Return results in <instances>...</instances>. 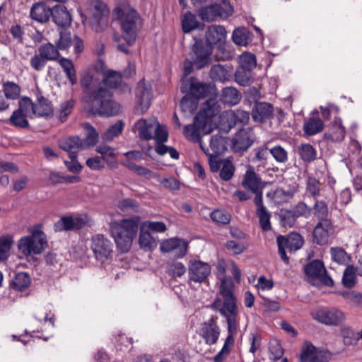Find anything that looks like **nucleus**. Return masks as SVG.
I'll return each instance as SVG.
<instances>
[{
    "label": "nucleus",
    "instance_id": "1",
    "mask_svg": "<svg viewBox=\"0 0 362 362\" xmlns=\"http://www.w3.org/2000/svg\"><path fill=\"white\" fill-rule=\"evenodd\" d=\"M81 84L85 89L84 101L90 112L107 117L119 114L120 105L112 100V93L109 89L98 83L90 75L83 76Z\"/></svg>",
    "mask_w": 362,
    "mask_h": 362
},
{
    "label": "nucleus",
    "instance_id": "2",
    "mask_svg": "<svg viewBox=\"0 0 362 362\" xmlns=\"http://www.w3.org/2000/svg\"><path fill=\"white\" fill-rule=\"evenodd\" d=\"M112 14L119 21L122 38L126 42V44H118L117 49L129 54L131 52L129 47L134 44L143 26V19L127 0L119 1L113 9Z\"/></svg>",
    "mask_w": 362,
    "mask_h": 362
},
{
    "label": "nucleus",
    "instance_id": "3",
    "mask_svg": "<svg viewBox=\"0 0 362 362\" xmlns=\"http://www.w3.org/2000/svg\"><path fill=\"white\" fill-rule=\"evenodd\" d=\"M109 9L100 0L86 2L85 13L81 14L82 23L96 33L103 31L108 25Z\"/></svg>",
    "mask_w": 362,
    "mask_h": 362
},
{
    "label": "nucleus",
    "instance_id": "4",
    "mask_svg": "<svg viewBox=\"0 0 362 362\" xmlns=\"http://www.w3.org/2000/svg\"><path fill=\"white\" fill-rule=\"evenodd\" d=\"M110 230L118 250L127 252L138 231V223L133 219H122L110 223Z\"/></svg>",
    "mask_w": 362,
    "mask_h": 362
},
{
    "label": "nucleus",
    "instance_id": "5",
    "mask_svg": "<svg viewBox=\"0 0 362 362\" xmlns=\"http://www.w3.org/2000/svg\"><path fill=\"white\" fill-rule=\"evenodd\" d=\"M233 284L228 283V279L223 276L220 286V293L223 301L222 302L221 299H216L212 304V308L223 317H228L229 315H238L236 298L233 294Z\"/></svg>",
    "mask_w": 362,
    "mask_h": 362
},
{
    "label": "nucleus",
    "instance_id": "6",
    "mask_svg": "<svg viewBox=\"0 0 362 362\" xmlns=\"http://www.w3.org/2000/svg\"><path fill=\"white\" fill-rule=\"evenodd\" d=\"M47 246L46 235L40 229L34 230L30 236L21 238L18 243L19 251L25 256L41 254Z\"/></svg>",
    "mask_w": 362,
    "mask_h": 362
},
{
    "label": "nucleus",
    "instance_id": "7",
    "mask_svg": "<svg viewBox=\"0 0 362 362\" xmlns=\"http://www.w3.org/2000/svg\"><path fill=\"white\" fill-rule=\"evenodd\" d=\"M227 31L224 26L221 25H211L209 26L205 33L206 42L213 47L217 46L218 52L217 57L221 60H227L232 57L231 52L224 48L226 41Z\"/></svg>",
    "mask_w": 362,
    "mask_h": 362
},
{
    "label": "nucleus",
    "instance_id": "8",
    "mask_svg": "<svg viewBox=\"0 0 362 362\" xmlns=\"http://www.w3.org/2000/svg\"><path fill=\"white\" fill-rule=\"evenodd\" d=\"M195 40L190 52L191 59L193 60L197 69H201L211 63V54L213 47L206 41L202 39Z\"/></svg>",
    "mask_w": 362,
    "mask_h": 362
},
{
    "label": "nucleus",
    "instance_id": "9",
    "mask_svg": "<svg viewBox=\"0 0 362 362\" xmlns=\"http://www.w3.org/2000/svg\"><path fill=\"white\" fill-rule=\"evenodd\" d=\"M213 86L211 83H202L194 77L182 78L180 90L182 93L189 92L199 100L211 94Z\"/></svg>",
    "mask_w": 362,
    "mask_h": 362
},
{
    "label": "nucleus",
    "instance_id": "10",
    "mask_svg": "<svg viewBox=\"0 0 362 362\" xmlns=\"http://www.w3.org/2000/svg\"><path fill=\"white\" fill-rule=\"evenodd\" d=\"M136 107L135 111L139 115H142L147 111L151 105L152 98L151 86L143 78L136 86Z\"/></svg>",
    "mask_w": 362,
    "mask_h": 362
},
{
    "label": "nucleus",
    "instance_id": "11",
    "mask_svg": "<svg viewBox=\"0 0 362 362\" xmlns=\"http://www.w3.org/2000/svg\"><path fill=\"white\" fill-rule=\"evenodd\" d=\"M305 189L314 200L323 197L328 202H335L337 201L335 191L332 188H327V186H322L320 181L314 177L308 178Z\"/></svg>",
    "mask_w": 362,
    "mask_h": 362
},
{
    "label": "nucleus",
    "instance_id": "12",
    "mask_svg": "<svg viewBox=\"0 0 362 362\" xmlns=\"http://www.w3.org/2000/svg\"><path fill=\"white\" fill-rule=\"evenodd\" d=\"M332 354L328 351L318 350L310 341H305L302 346L300 362H329Z\"/></svg>",
    "mask_w": 362,
    "mask_h": 362
},
{
    "label": "nucleus",
    "instance_id": "13",
    "mask_svg": "<svg viewBox=\"0 0 362 362\" xmlns=\"http://www.w3.org/2000/svg\"><path fill=\"white\" fill-rule=\"evenodd\" d=\"M91 242V249L98 261L104 262L112 256L113 244L103 235H94Z\"/></svg>",
    "mask_w": 362,
    "mask_h": 362
},
{
    "label": "nucleus",
    "instance_id": "14",
    "mask_svg": "<svg viewBox=\"0 0 362 362\" xmlns=\"http://www.w3.org/2000/svg\"><path fill=\"white\" fill-rule=\"evenodd\" d=\"M306 276L313 280H318L322 284L327 286H333L334 281L327 274L324 264L320 260H313L305 267Z\"/></svg>",
    "mask_w": 362,
    "mask_h": 362
},
{
    "label": "nucleus",
    "instance_id": "15",
    "mask_svg": "<svg viewBox=\"0 0 362 362\" xmlns=\"http://www.w3.org/2000/svg\"><path fill=\"white\" fill-rule=\"evenodd\" d=\"M233 12L229 4H214L202 8L199 11V16L204 21H214L217 17H228Z\"/></svg>",
    "mask_w": 362,
    "mask_h": 362
},
{
    "label": "nucleus",
    "instance_id": "16",
    "mask_svg": "<svg viewBox=\"0 0 362 362\" xmlns=\"http://www.w3.org/2000/svg\"><path fill=\"white\" fill-rule=\"evenodd\" d=\"M313 317L326 325H338L344 319V313L337 308H323L312 312Z\"/></svg>",
    "mask_w": 362,
    "mask_h": 362
},
{
    "label": "nucleus",
    "instance_id": "17",
    "mask_svg": "<svg viewBox=\"0 0 362 362\" xmlns=\"http://www.w3.org/2000/svg\"><path fill=\"white\" fill-rule=\"evenodd\" d=\"M211 272V266L204 262L192 259L188 263V276L191 281L204 283Z\"/></svg>",
    "mask_w": 362,
    "mask_h": 362
},
{
    "label": "nucleus",
    "instance_id": "18",
    "mask_svg": "<svg viewBox=\"0 0 362 362\" xmlns=\"http://www.w3.org/2000/svg\"><path fill=\"white\" fill-rule=\"evenodd\" d=\"M217 321L218 317L213 315L201 325L199 335L207 345H214L218 340L221 329Z\"/></svg>",
    "mask_w": 362,
    "mask_h": 362
},
{
    "label": "nucleus",
    "instance_id": "19",
    "mask_svg": "<svg viewBox=\"0 0 362 362\" xmlns=\"http://www.w3.org/2000/svg\"><path fill=\"white\" fill-rule=\"evenodd\" d=\"M255 136L251 129H241L231 140V148L235 153L246 151L253 144Z\"/></svg>",
    "mask_w": 362,
    "mask_h": 362
},
{
    "label": "nucleus",
    "instance_id": "20",
    "mask_svg": "<svg viewBox=\"0 0 362 362\" xmlns=\"http://www.w3.org/2000/svg\"><path fill=\"white\" fill-rule=\"evenodd\" d=\"M227 144L228 138L216 134L211 136L209 147H206L204 144H200V148L208 156L221 155L227 149Z\"/></svg>",
    "mask_w": 362,
    "mask_h": 362
},
{
    "label": "nucleus",
    "instance_id": "21",
    "mask_svg": "<svg viewBox=\"0 0 362 362\" xmlns=\"http://www.w3.org/2000/svg\"><path fill=\"white\" fill-rule=\"evenodd\" d=\"M102 83L109 88H119L123 93L131 92V88L128 84L122 83V75L119 71L107 70L104 72Z\"/></svg>",
    "mask_w": 362,
    "mask_h": 362
},
{
    "label": "nucleus",
    "instance_id": "22",
    "mask_svg": "<svg viewBox=\"0 0 362 362\" xmlns=\"http://www.w3.org/2000/svg\"><path fill=\"white\" fill-rule=\"evenodd\" d=\"M160 249L163 252L175 251V257L182 258L187 252V242L177 238H170L161 243Z\"/></svg>",
    "mask_w": 362,
    "mask_h": 362
},
{
    "label": "nucleus",
    "instance_id": "23",
    "mask_svg": "<svg viewBox=\"0 0 362 362\" xmlns=\"http://www.w3.org/2000/svg\"><path fill=\"white\" fill-rule=\"evenodd\" d=\"M334 230L332 221L317 222L313 232V241L317 245L328 243L330 234Z\"/></svg>",
    "mask_w": 362,
    "mask_h": 362
},
{
    "label": "nucleus",
    "instance_id": "24",
    "mask_svg": "<svg viewBox=\"0 0 362 362\" xmlns=\"http://www.w3.org/2000/svg\"><path fill=\"white\" fill-rule=\"evenodd\" d=\"M51 11L52 21L57 26L65 28L71 25V15L64 5L57 4L52 8Z\"/></svg>",
    "mask_w": 362,
    "mask_h": 362
},
{
    "label": "nucleus",
    "instance_id": "25",
    "mask_svg": "<svg viewBox=\"0 0 362 362\" xmlns=\"http://www.w3.org/2000/svg\"><path fill=\"white\" fill-rule=\"evenodd\" d=\"M254 203L257 206V216L259 218V222L261 228L264 231L271 230L270 217L271 215L263 204L262 196L259 194L255 197Z\"/></svg>",
    "mask_w": 362,
    "mask_h": 362
},
{
    "label": "nucleus",
    "instance_id": "26",
    "mask_svg": "<svg viewBox=\"0 0 362 362\" xmlns=\"http://www.w3.org/2000/svg\"><path fill=\"white\" fill-rule=\"evenodd\" d=\"M274 108L272 104L265 102L256 103L252 110L255 122H264L273 117Z\"/></svg>",
    "mask_w": 362,
    "mask_h": 362
},
{
    "label": "nucleus",
    "instance_id": "27",
    "mask_svg": "<svg viewBox=\"0 0 362 362\" xmlns=\"http://www.w3.org/2000/svg\"><path fill=\"white\" fill-rule=\"evenodd\" d=\"M242 186L255 196L260 194L262 196L261 179L253 170H247L241 182Z\"/></svg>",
    "mask_w": 362,
    "mask_h": 362
},
{
    "label": "nucleus",
    "instance_id": "28",
    "mask_svg": "<svg viewBox=\"0 0 362 362\" xmlns=\"http://www.w3.org/2000/svg\"><path fill=\"white\" fill-rule=\"evenodd\" d=\"M86 224L83 218L63 216L54 225L55 231L71 230L81 229Z\"/></svg>",
    "mask_w": 362,
    "mask_h": 362
},
{
    "label": "nucleus",
    "instance_id": "29",
    "mask_svg": "<svg viewBox=\"0 0 362 362\" xmlns=\"http://www.w3.org/2000/svg\"><path fill=\"white\" fill-rule=\"evenodd\" d=\"M51 10L52 8L47 6L45 4L35 3L31 7L30 15L33 20L44 23L49 20L52 15Z\"/></svg>",
    "mask_w": 362,
    "mask_h": 362
},
{
    "label": "nucleus",
    "instance_id": "30",
    "mask_svg": "<svg viewBox=\"0 0 362 362\" xmlns=\"http://www.w3.org/2000/svg\"><path fill=\"white\" fill-rule=\"evenodd\" d=\"M328 202L325 198L320 199H317L315 200L314 205L313 206V214L318 220V222L321 221H332L329 218V212L328 209ZM334 204V202H332Z\"/></svg>",
    "mask_w": 362,
    "mask_h": 362
},
{
    "label": "nucleus",
    "instance_id": "31",
    "mask_svg": "<svg viewBox=\"0 0 362 362\" xmlns=\"http://www.w3.org/2000/svg\"><path fill=\"white\" fill-rule=\"evenodd\" d=\"M277 240L282 242L290 252L299 250L304 243L303 237L298 233H291L286 237L279 235L277 237Z\"/></svg>",
    "mask_w": 362,
    "mask_h": 362
},
{
    "label": "nucleus",
    "instance_id": "32",
    "mask_svg": "<svg viewBox=\"0 0 362 362\" xmlns=\"http://www.w3.org/2000/svg\"><path fill=\"white\" fill-rule=\"evenodd\" d=\"M156 121L146 120L144 119H139L135 123V127L139 132L141 139L149 141L153 139L152 132L155 129Z\"/></svg>",
    "mask_w": 362,
    "mask_h": 362
},
{
    "label": "nucleus",
    "instance_id": "33",
    "mask_svg": "<svg viewBox=\"0 0 362 362\" xmlns=\"http://www.w3.org/2000/svg\"><path fill=\"white\" fill-rule=\"evenodd\" d=\"M59 147L68 152H78L82 148L81 139L78 136H72L66 138L62 139L58 141Z\"/></svg>",
    "mask_w": 362,
    "mask_h": 362
},
{
    "label": "nucleus",
    "instance_id": "34",
    "mask_svg": "<svg viewBox=\"0 0 362 362\" xmlns=\"http://www.w3.org/2000/svg\"><path fill=\"white\" fill-rule=\"evenodd\" d=\"M37 103H35V112L36 117H45L52 114L53 110L52 103L40 93L37 95Z\"/></svg>",
    "mask_w": 362,
    "mask_h": 362
},
{
    "label": "nucleus",
    "instance_id": "35",
    "mask_svg": "<svg viewBox=\"0 0 362 362\" xmlns=\"http://www.w3.org/2000/svg\"><path fill=\"white\" fill-rule=\"evenodd\" d=\"M324 136L326 139L332 141H341L344 139L345 128L342 126L341 119L339 117H335L330 132H326Z\"/></svg>",
    "mask_w": 362,
    "mask_h": 362
},
{
    "label": "nucleus",
    "instance_id": "36",
    "mask_svg": "<svg viewBox=\"0 0 362 362\" xmlns=\"http://www.w3.org/2000/svg\"><path fill=\"white\" fill-rule=\"evenodd\" d=\"M185 93V95L180 101V108L185 117H190L197 110L198 100L189 92Z\"/></svg>",
    "mask_w": 362,
    "mask_h": 362
},
{
    "label": "nucleus",
    "instance_id": "37",
    "mask_svg": "<svg viewBox=\"0 0 362 362\" xmlns=\"http://www.w3.org/2000/svg\"><path fill=\"white\" fill-rule=\"evenodd\" d=\"M227 119L230 129L237 124L245 125L247 124L250 119V114L247 111L237 109L228 112Z\"/></svg>",
    "mask_w": 362,
    "mask_h": 362
},
{
    "label": "nucleus",
    "instance_id": "38",
    "mask_svg": "<svg viewBox=\"0 0 362 362\" xmlns=\"http://www.w3.org/2000/svg\"><path fill=\"white\" fill-rule=\"evenodd\" d=\"M38 53L41 54L47 62L58 60L60 53L59 49L51 42L42 44L38 47Z\"/></svg>",
    "mask_w": 362,
    "mask_h": 362
},
{
    "label": "nucleus",
    "instance_id": "39",
    "mask_svg": "<svg viewBox=\"0 0 362 362\" xmlns=\"http://www.w3.org/2000/svg\"><path fill=\"white\" fill-rule=\"evenodd\" d=\"M241 99V94L233 87H226L221 91V100L228 105L238 104Z\"/></svg>",
    "mask_w": 362,
    "mask_h": 362
},
{
    "label": "nucleus",
    "instance_id": "40",
    "mask_svg": "<svg viewBox=\"0 0 362 362\" xmlns=\"http://www.w3.org/2000/svg\"><path fill=\"white\" fill-rule=\"evenodd\" d=\"M324 123L319 117H310L303 124L304 133L308 136H313L323 130Z\"/></svg>",
    "mask_w": 362,
    "mask_h": 362
},
{
    "label": "nucleus",
    "instance_id": "41",
    "mask_svg": "<svg viewBox=\"0 0 362 362\" xmlns=\"http://www.w3.org/2000/svg\"><path fill=\"white\" fill-rule=\"evenodd\" d=\"M85 129L86 131V137L81 139L83 149L93 146L98 141V134L92 125L88 123L86 124Z\"/></svg>",
    "mask_w": 362,
    "mask_h": 362
},
{
    "label": "nucleus",
    "instance_id": "42",
    "mask_svg": "<svg viewBox=\"0 0 362 362\" xmlns=\"http://www.w3.org/2000/svg\"><path fill=\"white\" fill-rule=\"evenodd\" d=\"M28 116L16 110L13 112L8 122L13 127L18 129H26L30 127Z\"/></svg>",
    "mask_w": 362,
    "mask_h": 362
},
{
    "label": "nucleus",
    "instance_id": "43",
    "mask_svg": "<svg viewBox=\"0 0 362 362\" xmlns=\"http://www.w3.org/2000/svg\"><path fill=\"white\" fill-rule=\"evenodd\" d=\"M59 63L66 74V76L71 84H76L77 83V77L72 62L69 59L62 57L59 59Z\"/></svg>",
    "mask_w": 362,
    "mask_h": 362
},
{
    "label": "nucleus",
    "instance_id": "44",
    "mask_svg": "<svg viewBox=\"0 0 362 362\" xmlns=\"http://www.w3.org/2000/svg\"><path fill=\"white\" fill-rule=\"evenodd\" d=\"M96 151L101 155L100 157L110 167H116L117 163L109 161V158H115L117 153L115 149L106 144H100L96 147Z\"/></svg>",
    "mask_w": 362,
    "mask_h": 362
},
{
    "label": "nucleus",
    "instance_id": "45",
    "mask_svg": "<svg viewBox=\"0 0 362 362\" xmlns=\"http://www.w3.org/2000/svg\"><path fill=\"white\" fill-rule=\"evenodd\" d=\"M128 169L134 172L137 175L146 179L156 178L157 177L152 170L144 166L136 165L132 161H127L124 164Z\"/></svg>",
    "mask_w": 362,
    "mask_h": 362
},
{
    "label": "nucleus",
    "instance_id": "46",
    "mask_svg": "<svg viewBox=\"0 0 362 362\" xmlns=\"http://www.w3.org/2000/svg\"><path fill=\"white\" fill-rule=\"evenodd\" d=\"M124 123L122 120H118L114 124L111 125L102 135V139L104 141H111L114 138L117 137L123 131Z\"/></svg>",
    "mask_w": 362,
    "mask_h": 362
},
{
    "label": "nucleus",
    "instance_id": "47",
    "mask_svg": "<svg viewBox=\"0 0 362 362\" xmlns=\"http://www.w3.org/2000/svg\"><path fill=\"white\" fill-rule=\"evenodd\" d=\"M252 71L238 67L235 73V81L242 86H250L254 81Z\"/></svg>",
    "mask_w": 362,
    "mask_h": 362
},
{
    "label": "nucleus",
    "instance_id": "48",
    "mask_svg": "<svg viewBox=\"0 0 362 362\" xmlns=\"http://www.w3.org/2000/svg\"><path fill=\"white\" fill-rule=\"evenodd\" d=\"M299 156L305 162H312L317 156V152L315 148L309 144H303L298 146V150Z\"/></svg>",
    "mask_w": 362,
    "mask_h": 362
},
{
    "label": "nucleus",
    "instance_id": "49",
    "mask_svg": "<svg viewBox=\"0 0 362 362\" xmlns=\"http://www.w3.org/2000/svg\"><path fill=\"white\" fill-rule=\"evenodd\" d=\"M31 283L30 276L25 272L18 273L13 279L11 285L13 288L17 291H23L27 288Z\"/></svg>",
    "mask_w": 362,
    "mask_h": 362
},
{
    "label": "nucleus",
    "instance_id": "50",
    "mask_svg": "<svg viewBox=\"0 0 362 362\" xmlns=\"http://www.w3.org/2000/svg\"><path fill=\"white\" fill-rule=\"evenodd\" d=\"M3 95L8 100L17 99L21 93V88L18 85L13 82L7 81L3 84Z\"/></svg>",
    "mask_w": 362,
    "mask_h": 362
},
{
    "label": "nucleus",
    "instance_id": "51",
    "mask_svg": "<svg viewBox=\"0 0 362 362\" xmlns=\"http://www.w3.org/2000/svg\"><path fill=\"white\" fill-rule=\"evenodd\" d=\"M17 110L30 118L35 116V103L29 97H23L19 100L18 108Z\"/></svg>",
    "mask_w": 362,
    "mask_h": 362
},
{
    "label": "nucleus",
    "instance_id": "52",
    "mask_svg": "<svg viewBox=\"0 0 362 362\" xmlns=\"http://www.w3.org/2000/svg\"><path fill=\"white\" fill-rule=\"evenodd\" d=\"M235 166L229 159H223L222 166L219 170L220 178L223 181H229L232 179L235 173Z\"/></svg>",
    "mask_w": 362,
    "mask_h": 362
},
{
    "label": "nucleus",
    "instance_id": "53",
    "mask_svg": "<svg viewBox=\"0 0 362 362\" xmlns=\"http://www.w3.org/2000/svg\"><path fill=\"white\" fill-rule=\"evenodd\" d=\"M139 243L141 248L148 250H153L157 245L156 240L151 236L150 232L144 230L143 229L140 232Z\"/></svg>",
    "mask_w": 362,
    "mask_h": 362
},
{
    "label": "nucleus",
    "instance_id": "54",
    "mask_svg": "<svg viewBox=\"0 0 362 362\" xmlns=\"http://www.w3.org/2000/svg\"><path fill=\"white\" fill-rule=\"evenodd\" d=\"M200 133L201 132L197 129V127L196 128L192 124L185 125L183 129V134L186 139L194 143H198L199 146L200 144H204Z\"/></svg>",
    "mask_w": 362,
    "mask_h": 362
},
{
    "label": "nucleus",
    "instance_id": "55",
    "mask_svg": "<svg viewBox=\"0 0 362 362\" xmlns=\"http://www.w3.org/2000/svg\"><path fill=\"white\" fill-rule=\"evenodd\" d=\"M257 65L256 57L255 54L245 52L240 57V65L238 68H243L252 71Z\"/></svg>",
    "mask_w": 362,
    "mask_h": 362
},
{
    "label": "nucleus",
    "instance_id": "56",
    "mask_svg": "<svg viewBox=\"0 0 362 362\" xmlns=\"http://www.w3.org/2000/svg\"><path fill=\"white\" fill-rule=\"evenodd\" d=\"M74 105L75 100L73 99L64 101L60 104V107L57 115L62 122L66 120L67 117L72 112Z\"/></svg>",
    "mask_w": 362,
    "mask_h": 362
},
{
    "label": "nucleus",
    "instance_id": "57",
    "mask_svg": "<svg viewBox=\"0 0 362 362\" xmlns=\"http://www.w3.org/2000/svg\"><path fill=\"white\" fill-rule=\"evenodd\" d=\"M182 30L185 33H189L198 27V22L194 15L187 12L184 15L182 21Z\"/></svg>",
    "mask_w": 362,
    "mask_h": 362
},
{
    "label": "nucleus",
    "instance_id": "58",
    "mask_svg": "<svg viewBox=\"0 0 362 362\" xmlns=\"http://www.w3.org/2000/svg\"><path fill=\"white\" fill-rule=\"evenodd\" d=\"M269 153L277 163H286L288 160V151L280 145L269 148Z\"/></svg>",
    "mask_w": 362,
    "mask_h": 362
},
{
    "label": "nucleus",
    "instance_id": "59",
    "mask_svg": "<svg viewBox=\"0 0 362 362\" xmlns=\"http://www.w3.org/2000/svg\"><path fill=\"white\" fill-rule=\"evenodd\" d=\"M356 269L353 265H349L344 270L342 284L346 288H351L356 284Z\"/></svg>",
    "mask_w": 362,
    "mask_h": 362
},
{
    "label": "nucleus",
    "instance_id": "60",
    "mask_svg": "<svg viewBox=\"0 0 362 362\" xmlns=\"http://www.w3.org/2000/svg\"><path fill=\"white\" fill-rule=\"evenodd\" d=\"M211 218L216 223L226 225L230 221V215L223 209H216L211 213Z\"/></svg>",
    "mask_w": 362,
    "mask_h": 362
},
{
    "label": "nucleus",
    "instance_id": "61",
    "mask_svg": "<svg viewBox=\"0 0 362 362\" xmlns=\"http://www.w3.org/2000/svg\"><path fill=\"white\" fill-rule=\"evenodd\" d=\"M70 161L64 160V163L68 170L73 173H79L83 167L77 160L78 155L76 152H71L69 154Z\"/></svg>",
    "mask_w": 362,
    "mask_h": 362
},
{
    "label": "nucleus",
    "instance_id": "62",
    "mask_svg": "<svg viewBox=\"0 0 362 362\" xmlns=\"http://www.w3.org/2000/svg\"><path fill=\"white\" fill-rule=\"evenodd\" d=\"M209 76L213 81H223L227 77V71L221 64H216L211 68Z\"/></svg>",
    "mask_w": 362,
    "mask_h": 362
},
{
    "label": "nucleus",
    "instance_id": "63",
    "mask_svg": "<svg viewBox=\"0 0 362 362\" xmlns=\"http://www.w3.org/2000/svg\"><path fill=\"white\" fill-rule=\"evenodd\" d=\"M60 37L57 40L56 45L59 50H65L70 47L72 45V40L71 33L66 31L60 32Z\"/></svg>",
    "mask_w": 362,
    "mask_h": 362
},
{
    "label": "nucleus",
    "instance_id": "64",
    "mask_svg": "<svg viewBox=\"0 0 362 362\" xmlns=\"http://www.w3.org/2000/svg\"><path fill=\"white\" fill-rule=\"evenodd\" d=\"M330 252L332 260L339 264H345L349 259L347 253L341 247H332Z\"/></svg>",
    "mask_w": 362,
    "mask_h": 362
}]
</instances>
